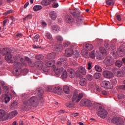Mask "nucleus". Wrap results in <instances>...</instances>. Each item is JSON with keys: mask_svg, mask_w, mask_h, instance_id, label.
<instances>
[{"mask_svg": "<svg viewBox=\"0 0 125 125\" xmlns=\"http://www.w3.org/2000/svg\"><path fill=\"white\" fill-rule=\"evenodd\" d=\"M94 79L96 80H98L101 78V74L100 73H96L94 74Z\"/></svg>", "mask_w": 125, "mask_h": 125, "instance_id": "473e14b6", "label": "nucleus"}, {"mask_svg": "<svg viewBox=\"0 0 125 125\" xmlns=\"http://www.w3.org/2000/svg\"><path fill=\"white\" fill-rule=\"evenodd\" d=\"M23 36L22 34L21 33H18L16 36H15V38L16 39L18 38H22V36Z\"/></svg>", "mask_w": 125, "mask_h": 125, "instance_id": "bf43d9fd", "label": "nucleus"}, {"mask_svg": "<svg viewBox=\"0 0 125 125\" xmlns=\"http://www.w3.org/2000/svg\"><path fill=\"white\" fill-rule=\"evenodd\" d=\"M124 120L119 117L118 121H117V123H116V125H124Z\"/></svg>", "mask_w": 125, "mask_h": 125, "instance_id": "f704fd0d", "label": "nucleus"}, {"mask_svg": "<svg viewBox=\"0 0 125 125\" xmlns=\"http://www.w3.org/2000/svg\"><path fill=\"white\" fill-rule=\"evenodd\" d=\"M14 67L16 69H21L22 68V64L18 62H16L14 63Z\"/></svg>", "mask_w": 125, "mask_h": 125, "instance_id": "412c9836", "label": "nucleus"}, {"mask_svg": "<svg viewBox=\"0 0 125 125\" xmlns=\"http://www.w3.org/2000/svg\"><path fill=\"white\" fill-rule=\"evenodd\" d=\"M82 53L83 54V55L84 56V57H86V56H87V54H88V52H87V50H83L82 51Z\"/></svg>", "mask_w": 125, "mask_h": 125, "instance_id": "de8ad7c7", "label": "nucleus"}, {"mask_svg": "<svg viewBox=\"0 0 125 125\" xmlns=\"http://www.w3.org/2000/svg\"><path fill=\"white\" fill-rule=\"evenodd\" d=\"M103 75L105 79H112L114 78V74L109 71H104L103 72Z\"/></svg>", "mask_w": 125, "mask_h": 125, "instance_id": "39448f33", "label": "nucleus"}, {"mask_svg": "<svg viewBox=\"0 0 125 125\" xmlns=\"http://www.w3.org/2000/svg\"><path fill=\"white\" fill-rule=\"evenodd\" d=\"M104 63L106 66H112L114 64V61L112 58L107 57L104 61Z\"/></svg>", "mask_w": 125, "mask_h": 125, "instance_id": "423d86ee", "label": "nucleus"}, {"mask_svg": "<svg viewBox=\"0 0 125 125\" xmlns=\"http://www.w3.org/2000/svg\"><path fill=\"white\" fill-rule=\"evenodd\" d=\"M80 115V113H72L71 114V116L72 117V118H75L76 117H78Z\"/></svg>", "mask_w": 125, "mask_h": 125, "instance_id": "4d7b16f0", "label": "nucleus"}, {"mask_svg": "<svg viewBox=\"0 0 125 125\" xmlns=\"http://www.w3.org/2000/svg\"><path fill=\"white\" fill-rule=\"evenodd\" d=\"M53 92L56 94H58L59 95H61L63 93V90L62 88L60 86H57L54 88Z\"/></svg>", "mask_w": 125, "mask_h": 125, "instance_id": "6e6552de", "label": "nucleus"}, {"mask_svg": "<svg viewBox=\"0 0 125 125\" xmlns=\"http://www.w3.org/2000/svg\"><path fill=\"white\" fill-rule=\"evenodd\" d=\"M95 54L94 51H92L91 53L90 54V56L91 57V58L93 59L95 58Z\"/></svg>", "mask_w": 125, "mask_h": 125, "instance_id": "6e6d98bb", "label": "nucleus"}, {"mask_svg": "<svg viewBox=\"0 0 125 125\" xmlns=\"http://www.w3.org/2000/svg\"><path fill=\"white\" fill-rule=\"evenodd\" d=\"M80 84L82 86L85 85V84H86V79H85V78L81 79L80 82Z\"/></svg>", "mask_w": 125, "mask_h": 125, "instance_id": "bb28decb", "label": "nucleus"}, {"mask_svg": "<svg viewBox=\"0 0 125 125\" xmlns=\"http://www.w3.org/2000/svg\"><path fill=\"white\" fill-rule=\"evenodd\" d=\"M27 63H28V64L29 65V66H30V67H34V64H33V63L32 62V61L31 60H29L27 62Z\"/></svg>", "mask_w": 125, "mask_h": 125, "instance_id": "69168bd1", "label": "nucleus"}, {"mask_svg": "<svg viewBox=\"0 0 125 125\" xmlns=\"http://www.w3.org/2000/svg\"><path fill=\"white\" fill-rule=\"evenodd\" d=\"M85 102H86V99H82L80 103L81 106H84L85 105Z\"/></svg>", "mask_w": 125, "mask_h": 125, "instance_id": "09e8293b", "label": "nucleus"}, {"mask_svg": "<svg viewBox=\"0 0 125 125\" xmlns=\"http://www.w3.org/2000/svg\"><path fill=\"white\" fill-rule=\"evenodd\" d=\"M95 69L97 72H102V68H101V66L98 65L95 66Z\"/></svg>", "mask_w": 125, "mask_h": 125, "instance_id": "58836bf2", "label": "nucleus"}, {"mask_svg": "<svg viewBox=\"0 0 125 125\" xmlns=\"http://www.w3.org/2000/svg\"><path fill=\"white\" fill-rule=\"evenodd\" d=\"M13 12V10H10L7 11V12L3 13V15H7V14H10V13H12Z\"/></svg>", "mask_w": 125, "mask_h": 125, "instance_id": "13d9d810", "label": "nucleus"}, {"mask_svg": "<svg viewBox=\"0 0 125 125\" xmlns=\"http://www.w3.org/2000/svg\"><path fill=\"white\" fill-rule=\"evenodd\" d=\"M41 4L42 5H44L45 6L49 5V4H50L49 0H42L41 1Z\"/></svg>", "mask_w": 125, "mask_h": 125, "instance_id": "a878e982", "label": "nucleus"}, {"mask_svg": "<svg viewBox=\"0 0 125 125\" xmlns=\"http://www.w3.org/2000/svg\"><path fill=\"white\" fill-rule=\"evenodd\" d=\"M50 17L52 20H55L57 18V15L55 11H51L50 12Z\"/></svg>", "mask_w": 125, "mask_h": 125, "instance_id": "dca6fc26", "label": "nucleus"}, {"mask_svg": "<svg viewBox=\"0 0 125 125\" xmlns=\"http://www.w3.org/2000/svg\"><path fill=\"white\" fill-rule=\"evenodd\" d=\"M52 29L53 32H56V33L60 32V27L58 25H53L52 26Z\"/></svg>", "mask_w": 125, "mask_h": 125, "instance_id": "b1692460", "label": "nucleus"}, {"mask_svg": "<svg viewBox=\"0 0 125 125\" xmlns=\"http://www.w3.org/2000/svg\"><path fill=\"white\" fill-rule=\"evenodd\" d=\"M45 65L47 67H53L55 68V61L54 60H52L51 61H46Z\"/></svg>", "mask_w": 125, "mask_h": 125, "instance_id": "f8f14e48", "label": "nucleus"}, {"mask_svg": "<svg viewBox=\"0 0 125 125\" xmlns=\"http://www.w3.org/2000/svg\"><path fill=\"white\" fill-rule=\"evenodd\" d=\"M115 65L117 67L121 68V67H122V65H123V62H122L121 61H117L115 62Z\"/></svg>", "mask_w": 125, "mask_h": 125, "instance_id": "4c0bfd02", "label": "nucleus"}, {"mask_svg": "<svg viewBox=\"0 0 125 125\" xmlns=\"http://www.w3.org/2000/svg\"><path fill=\"white\" fill-rule=\"evenodd\" d=\"M64 20L66 23H72V22H74V19L69 15L65 17Z\"/></svg>", "mask_w": 125, "mask_h": 125, "instance_id": "ddd939ff", "label": "nucleus"}, {"mask_svg": "<svg viewBox=\"0 0 125 125\" xmlns=\"http://www.w3.org/2000/svg\"><path fill=\"white\" fill-rule=\"evenodd\" d=\"M1 102H4L5 104H7L10 101V97L8 95H3L1 99Z\"/></svg>", "mask_w": 125, "mask_h": 125, "instance_id": "9d476101", "label": "nucleus"}, {"mask_svg": "<svg viewBox=\"0 0 125 125\" xmlns=\"http://www.w3.org/2000/svg\"><path fill=\"white\" fill-rule=\"evenodd\" d=\"M78 70L80 73L83 76H85L86 75V70L84 67L81 66Z\"/></svg>", "mask_w": 125, "mask_h": 125, "instance_id": "aec40b11", "label": "nucleus"}, {"mask_svg": "<svg viewBox=\"0 0 125 125\" xmlns=\"http://www.w3.org/2000/svg\"><path fill=\"white\" fill-rule=\"evenodd\" d=\"M34 66H36L37 68H42L43 66V62L42 61H37L34 63Z\"/></svg>", "mask_w": 125, "mask_h": 125, "instance_id": "4468645a", "label": "nucleus"}, {"mask_svg": "<svg viewBox=\"0 0 125 125\" xmlns=\"http://www.w3.org/2000/svg\"><path fill=\"white\" fill-rule=\"evenodd\" d=\"M80 73L81 72H80L79 71H77L76 72V77L77 78H79V79H82V78H83V75L82 74H81Z\"/></svg>", "mask_w": 125, "mask_h": 125, "instance_id": "a18cd8bd", "label": "nucleus"}, {"mask_svg": "<svg viewBox=\"0 0 125 125\" xmlns=\"http://www.w3.org/2000/svg\"><path fill=\"white\" fill-rule=\"evenodd\" d=\"M12 58V55H11V52L9 53L8 54L5 56V59L7 61H9L11 60Z\"/></svg>", "mask_w": 125, "mask_h": 125, "instance_id": "c85d7f7f", "label": "nucleus"}, {"mask_svg": "<svg viewBox=\"0 0 125 125\" xmlns=\"http://www.w3.org/2000/svg\"><path fill=\"white\" fill-rule=\"evenodd\" d=\"M56 39L57 40V41H59L60 42H63V37L60 35H58L56 36Z\"/></svg>", "mask_w": 125, "mask_h": 125, "instance_id": "49530a36", "label": "nucleus"}, {"mask_svg": "<svg viewBox=\"0 0 125 125\" xmlns=\"http://www.w3.org/2000/svg\"><path fill=\"white\" fill-rule=\"evenodd\" d=\"M101 85L102 87L106 89H112L113 88V84L109 81H104L101 83Z\"/></svg>", "mask_w": 125, "mask_h": 125, "instance_id": "20e7f679", "label": "nucleus"}, {"mask_svg": "<svg viewBox=\"0 0 125 125\" xmlns=\"http://www.w3.org/2000/svg\"><path fill=\"white\" fill-rule=\"evenodd\" d=\"M54 87L52 86H48L47 87L46 90L47 91H50L51 92H53V89Z\"/></svg>", "mask_w": 125, "mask_h": 125, "instance_id": "37998d69", "label": "nucleus"}, {"mask_svg": "<svg viewBox=\"0 0 125 125\" xmlns=\"http://www.w3.org/2000/svg\"><path fill=\"white\" fill-rule=\"evenodd\" d=\"M67 77H68V75L67 74V71L64 70L62 74V80H65L66 79Z\"/></svg>", "mask_w": 125, "mask_h": 125, "instance_id": "72a5a7b5", "label": "nucleus"}, {"mask_svg": "<svg viewBox=\"0 0 125 125\" xmlns=\"http://www.w3.org/2000/svg\"><path fill=\"white\" fill-rule=\"evenodd\" d=\"M42 58V55H37L36 56V59H37L38 60H39Z\"/></svg>", "mask_w": 125, "mask_h": 125, "instance_id": "774afa93", "label": "nucleus"}, {"mask_svg": "<svg viewBox=\"0 0 125 125\" xmlns=\"http://www.w3.org/2000/svg\"><path fill=\"white\" fill-rule=\"evenodd\" d=\"M115 75L117 77H124V73H123V71L121 70V69H117L115 72Z\"/></svg>", "mask_w": 125, "mask_h": 125, "instance_id": "4be33fe9", "label": "nucleus"}, {"mask_svg": "<svg viewBox=\"0 0 125 125\" xmlns=\"http://www.w3.org/2000/svg\"><path fill=\"white\" fill-rule=\"evenodd\" d=\"M17 114H18V112L17 111H13L9 114V117L12 119V118H14V117H16V116H17Z\"/></svg>", "mask_w": 125, "mask_h": 125, "instance_id": "393cba45", "label": "nucleus"}, {"mask_svg": "<svg viewBox=\"0 0 125 125\" xmlns=\"http://www.w3.org/2000/svg\"><path fill=\"white\" fill-rule=\"evenodd\" d=\"M23 99V103L26 106H33V107H37L39 105V99L38 97L36 96H33L30 98L29 100L28 99H24V97L22 98Z\"/></svg>", "mask_w": 125, "mask_h": 125, "instance_id": "f257e3e1", "label": "nucleus"}, {"mask_svg": "<svg viewBox=\"0 0 125 125\" xmlns=\"http://www.w3.org/2000/svg\"><path fill=\"white\" fill-rule=\"evenodd\" d=\"M119 55L120 57H123L125 54V47L124 45H121L118 49Z\"/></svg>", "mask_w": 125, "mask_h": 125, "instance_id": "1a4fd4ad", "label": "nucleus"}, {"mask_svg": "<svg viewBox=\"0 0 125 125\" xmlns=\"http://www.w3.org/2000/svg\"><path fill=\"white\" fill-rule=\"evenodd\" d=\"M119 89H122L125 90V85H121L118 86Z\"/></svg>", "mask_w": 125, "mask_h": 125, "instance_id": "052dcab7", "label": "nucleus"}, {"mask_svg": "<svg viewBox=\"0 0 125 125\" xmlns=\"http://www.w3.org/2000/svg\"><path fill=\"white\" fill-rule=\"evenodd\" d=\"M17 103L14 101L11 105V108H17Z\"/></svg>", "mask_w": 125, "mask_h": 125, "instance_id": "8fccbe9b", "label": "nucleus"}, {"mask_svg": "<svg viewBox=\"0 0 125 125\" xmlns=\"http://www.w3.org/2000/svg\"><path fill=\"white\" fill-rule=\"evenodd\" d=\"M57 51L60 50V49H62V44H59L58 46L56 47Z\"/></svg>", "mask_w": 125, "mask_h": 125, "instance_id": "0e129e2a", "label": "nucleus"}, {"mask_svg": "<svg viewBox=\"0 0 125 125\" xmlns=\"http://www.w3.org/2000/svg\"><path fill=\"white\" fill-rule=\"evenodd\" d=\"M63 90L65 94H69L71 91L70 90V87L67 85H64L63 87Z\"/></svg>", "mask_w": 125, "mask_h": 125, "instance_id": "2eb2a0df", "label": "nucleus"}, {"mask_svg": "<svg viewBox=\"0 0 125 125\" xmlns=\"http://www.w3.org/2000/svg\"><path fill=\"white\" fill-rule=\"evenodd\" d=\"M97 112L98 113V116L102 119H105L108 115V112L106 111L105 108L103 105H99L97 108Z\"/></svg>", "mask_w": 125, "mask_h": 125, "instance_id": "f03ea898", "label": "nucleus"}, {"mask_svg": "<svg viewBox=\"0 0 125 125\" xmlns=\"http://www.w3.org/2000/svg\"><path fill=\"white\" fill-rule=\"evenodd\" d=\"M52 6L54 8H56L57 7H58L59 6V5L58 4V3L57 2H54L53 4H52Z\"/></svg>", "mask_w": 125, "mask_h": 125, "instance_id": "680f3d73", "label": "nucleus"}, {"mask_svg": "<svg viewBox=\"0 0 125 125\" xmlns=\"http://www.w3.org/2000/svg\"><path fill=\"white\" fill-rule=\"evenodd\" d=\"M120 117H113V119L111 120V122L113 124H115L117 125V123H118V121H119V119Z\"/></svg>", "mask_w": 125, "mask_h": 125, "instance_id": "c9c22d12", "label": "nucleus"}, {"mask_svg": "<svg viewBox=\"0 0 125 125\" xmlns=\"http://www.w3.org/2000/svg\"><path fill=\"white\" fill-rule=\"evenodd\" d=\"M41 9H42V5H37L33 7V10L34 11H39V10H41Z\"/></svg>", "mask_w": 125, "mask_h": 125, "instance_id": "cd10ccee", "label": "nucleus"}, {"mask_svg": "<svg viewBox=\"0 0 125 125\" xmlns=\"http://www.w3.org/2000/svg\"><path fill=\"white\" fill-rule=\"evenodd\" d=\"M74 55L75 56V57H79L80 56V53H79V51H75V52H74Z\"/></svg>", "mask_w": 125, "mask_h": 125, "instance_id": "e2e57ef3", "label": "nucleus"}, {"mask_svg": "<svg viewBox=\"0 0 125 125\" xmlns=\"http://www.w3.org/2000/svg\"><path fill=\"white\" fill-rule=\"evenodd\" d=\"M69 45H71V42L68 41H64L63 42V47H68Z\"/></svg>", "mask_w": 125, "mask_h": 125, "instance_id": "ea45409f", "label": "nucleus"}, {"mask_svg": "<svg viewBox=\"0 0 125 125\" xmlns=\"http://www.w3.org/2000/svg\"><path fill=\"white\" fill-rule=\"evenodd\" d=\"M67 106L69 108H72V107H74V106H75V104L74 103V102H70Z\"/></svg>", "mask_w": 125, "mask_h": 125, "instance_id": "603ef678", "label": "nucleus"}, {"mask_svg": "<svg viewBox=\"0 0 125 125\" xmlns=\"http://www.w3.org/2000/svg\"><path fill=\"white\" fill-rule=\"evenodd\" d=\"M11 52V50L8 48H4L2 50V55H6Z\"/></svg>", "mask_w": 125, "mask_h": 125, "instance_id": "a211bd4d", "label": "nucleus"}, {"mask_svg": "<svg viewBox=\"0 0 125 125\" xmlns=\"http://www.w3.org/2000/svg\"><path fill=\"white\" fill-rule=\"evenodd\" d=\"M92 62H89L88 63V67H87L88 70H91V69L92 68Z\"/></svg>", "mask_w": 125, "mask_h": 125, "instance_id": "864d4df0", "label": "nucleus"}, {"mask_svg": "<svg viewBox=\"0 0 125 125\" xmlns=\"http://www.w3.org/2000/svg\"><path fill=\"white\" fill-rule=\"evenodd\" d=\"M80 14H81V12H80L79 11L74 12L72 13V15L74 16V17H78Z\"/></svg>", "mask_w": 125, "mask_h": 125, "instance_id": "c03bdc74", "label": "nucleus"}, {"mask_svg": "<svg viewBox=\"0 0 125 125\" xmlns=\"http://www.w3.org/2000/svg\"><path fill=\"white\" fill-rule=\"evenodd\" d=\"M26 19H28V20L32 19V15L29 14V15L26 16L25 18H23L24 21H26Z\"/></svg>", "mask_w": 125, "mask_h": 125, "instance_id": "5fc2aeb1", "label": "nucleus"}, {"mask_svg": "<svg viewBox=\"0 0 125 125\" xmlns=\"http://www.w3.org/2000/svg\"><path fill=\"white\" fill-rule=\"evenodd\" d=\"M5 111L3 109H0V119H3L5 116Z\"/></svg>", "mask_w": 125, "mask_h": 125, "instance_id": "2f4dec72", "label": "nucleus"}, {"mask_svg": "<svg viewBox=\"0 0 125 125\" xmlns=\"http://www.w3.org/2000/svg\"><path fill=\"white\" fill-rule=\"evenodd\" d=\"M106 2L107 5H114V0H106Z\"/></svg>", "mask_w": 125, "mask_h": 125, "instance_id": "79ce46f5", "label": "nucleus"}, {"mask_svg": "<svg viewBox=\"0 0 125 125\" xmlns=\"http://www.w3.org/2000/svg\"><path fill=\"white\" fill-rule=\"evenodd\" d=\"M37 95L39 96V100H41V102H42V95H43V89L42 88H40L38 90Z\"/></svg>", "mask_w": 125, "mask_h": 125, "instance_id": "9b49d317", "label": "nucleus"}, {"mask_svg": "<svg viewBox=\"0 0 125 125\" xmlns=\"http://www.w3.org/2000/svg\"><path fill=\"white\" fill-rule=\"evenodd\" d=\"M56 56V54H55V53L53 52V53H50L48 54L46 56V58H47V59H54Z\"/></svg>", "mask_w": 125, "mask_h": 125, "instance_id": "6ab92c4d", "label": "nucleus"}, {"mask_svg": "<svg viewBox=\"0 0 125 125\" xmlns=\"http://www.w3.org/2000/svg\"><path fill=\"white\" fill-rule=\"evenodd\" d=\"M74 54V50L73 48H67L65 49V56L66 57H71Z\"/></svg>", "mask_w": 125, "mask_h": 125, "instance_id": "0eeeda50", "label": "nucleus"}, {"mask_svg": "<svg viewBox=\"0 0 125 125\" xmlns=\"http://www.w3.org/2000/svg\"><path fill=\"white\" fill-rule=\"evenodd\" d=\"M68 76L69 78H71V79H74V78L76 77V72H75V70H74L73 69H70L69 71Z\"/></svg>", "mask_w": 125, "mask_h": 125, "instance_id": "f3484780", "label": "nucleus"}, {"mask_svg": "<svg viewBox=\"0 0 125 125\" xmlns=\"http://www.w3.org/2000/svg\"><path fill=\"white\" fill-rule=\"evenodd\" d=\"M46 39L48 40H52V36L50 33H47L45 35Z\"/></svg>", "mask_w": 125, "mask_h": 125, "instance_id": "3c124183", "label": "nucleus"}, {"mask_svg": "<svg viewBox=\"0 0 125 125\" xmlns=\"http://www.w3.org/2000/svg\"><path fill=\"white\" fill-rule=\"evenodd\" d=\"M85 48L86 50H92L93 49V45L91 44H86Z\"/></svg>", "mask_w": 125, "mask_h": 125, "instance_id": "c756f323", "label": "nucleus"}, {"mask_svg": "<svg viewBox=\"0 0 125 125\" xmlns=\"http://www.w3.org/2000/svg\"><path fill=\"white\" fill-rule=\"evenodd\" d=\"M100 53L102 54V55L105 56L107 55V51L106 50V49H105V48L104 47H101L100 48Z\"/></svg>", "mask_w": 125, "mask_h": 125, "instance_id": "5701e85b", "label": "nucleus"}, {"mask_svg": "<svg viewBox=\"0 0 125 125\" xmlns=\"http://www.w3.org/2000/svg\"><path fill=\"white\" fill-rule=\"evenodd\" d=\"M56 75H59L60 74V71L58 69H56L54 70Z\"/></svg>", "mask_w": 125, "mask_h": 125, "instance_id": "338daca9", "label": "nucleus"}, {"mask_svg": "<svg viewBox=\"0 0 125 125\" xmlns=\"http://www.w3.org/2000/svg\"><path fill=\"white\" fill-rule=\"evenodd\" d=\"M93 76L91 74H87L86 76V79H87L88 81H92V80H93Z\"/></svg>", "mask_w": 125, "mask_h": 125, "instance_id": "a19ab883", "label": "nucleus"}, {"mask_svg": "<svg viewBox=\"0 0 125 125\" xmlns=\"http://www.w3.org/2000/svg\"><path fill=\"white\" fill-rule=\"evenodd\" d=\"M84 94L83 93H81L79 94H77L76 92H74L73 93V96L72 97V101L73 102H75L76 101V103H79L82 98L83 97Z\"/></svg>", "mask_w": 125, "mask_h": 125, "instance_id": "7ed1b4c3", "label": "nucleus"}, {"mask_svg": "<svg viewBox=\"0 0 125 125\" xmlns=\"http://www.w3.org/2000/svg\"><path fill=\"white\" fill-rule=\"evenodd\" d=\"M96 55L98 60H103V55L102 54H99V52H96Z\"/></svg>", "mask_w": 125, "mask_h": 125, "instance_id": "7c9ffc66", "label": "nucleus"}, {"mask_svg": "<svg viewBox=\"0 0 125 125\" xmlns=\"http://www.w3.org/2000/svg\"><path fill=\"white\" fill-rule=\"evenodd\" d=\"M92 105V103H91V101L87 99H86L85 105L87 106V107H91Z\"/></svg>", "mask_w": 125, "mask_h": 125, "instance_id": "e433bc0d", "label": "nucleus"}]
</instances>
